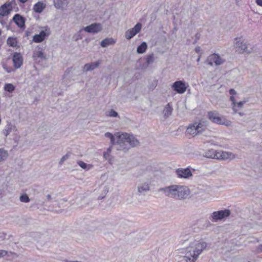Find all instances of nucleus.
I'll return each mask as SVG.
<instances>
[{
    "label": "nucleus",
    "instance_id": "1",
    "mask_svg": "<svg viewBox=\"0 0 262 262\" xmlns=\"http://www.w3.org/2000/svg\"><path fill=\"white\" fill-rule=\"evenodd\" d=\"M112 145H117V150H127L131 147H135L139 145V141L133 135L127 133H118L116 137H113L111 140Z\"/></svg>",
    "mask_w": 262,
    "mask_h": 262
},
{
    "label": "nucleus",
    "instance_id": "2",
    "mask_svg": "<svg viewBox=\"0 0 262 262\" xmlns=\"http://www.w3.org/2000/svg\"><path fill=\"white\" fill-rule=\"evenodd\" d=\"M207 244L204 242L194 241L186 248L184 259L185 262H195L199 256L206 248Z\"/></svg>",
    "mask_w": 262,
    "mask_h": 262
},
{
    "label": "nucleus",
    "instance_id": "3",
    "mask_svg": "<svg viewBox=\"0 0 262 262\" xmlns=\"http://www.w3.org/2000/svg\"><path fill=\"white\" fill-rule=\"evenodd\" d=\"M159 191L163 192L167 196L178 200L186 198L190 193V191L187 187L178 185H172L160 188Z\"/></svg>",
    "mask_w": 262,
    "mask_h": 262
},
{
    "label": "nucleus",
    "instance_id": "4",
    "mask_svg": "<svg viewBox=\"0 0 262 262\" xmlns=\"http://www.w3.org/2000/svg\"><path fill=\"white\" fill-rule=\"evenodd\" d=\"M234 47L235 51L239 53L249 54L253 51L252 46L245 41L242 37L235 38Z\"/></svg>",
    "mask_w": 262,
    "mask_h": 262
},
{
    "label": "nucleus",
    "instance_id": "5",
    "mask_svg": "<svg viewBox=\"0 0 262 262\" xmlns=\"http://www.w3.org/2000/svg\"><path fill=\"white\" fill-rule=\"evenodd\" d=\"M205 129V127L201 123L195 122L190 124L186 129V133L192 136H195L198 134L201 133Z\"/></svg>",
    "mask_w": 262,
    "mask_h": 262
},
{
    "label": "nucleus",
    "instance_id": "6",
    "mask_svg": "<svg viewBox=\"0 0 262 262\" xmlns=\"http://www.w3.org/2000/svg\"><path fill=\"white\" fill-rule=\"evenodd\" d=\"M207 116L208 119L213 123L218 124H226L227 120L216 111L208 112Z\"/></svg>",
    "mask_w": 262,
    "mask_h": 262
},
{
    "label": "nucleus",
    "instance_id": "7",
    "mask_svg": "<svg viewBox=\"0 0 262 262\" xmlns=\"http://www.w3.org/2000/svg\"><path fill=\"white\" fill-rule=\"evenodd\" d=\"M225 59L218 54L213 53L210 55L206 59V63L209 66H220L224 63Z\"/></svg>",
    "mask_w": 262,
    "mask_h": 262
},
{
    "label": "nucleus",
    "instance_id": "8",
    "mask_svg": "<svg viewBox=\"0 0 262 262\" xmlns=\"http://www.w3.org/2000/svg\"><path fill=\"white\" fill-rule=\"evenodd\" d=\"M231 212L229 209L221 210L213 212L211 214V221L215 222L221 221L230 215Z\"/></svg>",
    "mask_w": 262,
    "mask_h": 262
},
{
    "label": "nucleus",
    "instance_id": "9",
    "mask_svg": "<svg viewBox=\"0 0 262 262\" xmlns=\"http://www.w3.org/2000/svg\"><path fill=\"white\" fill-rule=\"evenodd\" d=\"M187 85L183 80H178L173 83L171 85L172 89L178 94L184 93L187 89Z\"/></svg>",
    "mask_w": 262,
    "mask_h": 262
},
{
    "label": "nucleus",
    "instance_id": "10",
    "mask_svg": "<svg viewBox=\"0 0 262 262\" xmlns=\"http://www.w3.org/2000/svg\"><path fill=\"white\" fill-rule=\"evenodd\" d=\"M102 30V26L100 23H94L88 26L79 31L80 33L83 30L88 33H97Z\"/></svg>",
    "mask_w": 262,
    "mask_h": 262
},
{
    "label": "nucleus",
    "instance_id": "11",
    "mask_svg": "<svg viewBox=\"0 0 262 262\" xmlns=\"http://www.w3.org/2000/svg\"><path fill=\"white\" fill-rule=\"evenodd\" d=\"M176 173L179 178L187 179L192 176V173L189 167L178 168L176 170Z\"/></svg>",
    "mask_w": 262,
    "mask_h": 262
},
{
    "label": "nucleus",
    "instance_id": "12",
    "mask_svg": "<svg viewBox=\"0 0 262 262\" xmlns=\"http://www.w3.org/2000/svg\"><path fill=\"white\" fill-rule=\"evenodd\" d=\"M13 3L14 1H11L9 3H6L0 7L1 17H4L10 13L13 9L12 4Z\"/></svg>",
    "mask_w": 262,
    "mask_h": 262
},
{
    "label": "nucleus",
    "instance_id": "13",
    "mask_svg": "<svg viewBox=\"0 0 262 262\" xmlns=\"http://www.w3.org/2000/svg\"><path fill=\"white\" fill-rule=\"evenodd\" d=\"M142 25L137 23L134 28L127 30L125 33V37L127 39H130L139 33L141 29Z\"/></svg>",
    "mask_w": 262,
    "mask_h": 262
},
{
    "label": "nucleus",
    "instance_id": "14",
    "mask_svg": "<svg viewBox=\"0 0 262 262\" xmlns=\"http://www.w3.org/2000/svg\"><path fill=\"white\" fill-rule=\"evenodd\" d=\"M49 35V30L46 29L45 30H42L38 34H35L33 37V40L34 42L36 43H39L42 42L46 37Z\"/></svg>",
    "mask_w": 262,
    "mask_h": 262
},
{
    "label": "nucleus",
    "instance_id": "15",
    "mask_svg": "<svg viewBox=\"0 0 262 262\" xmlns=\"http://www.w3.org/2000/svg\"><path fill=\"white\" fill-rule=\"evenodd\" d=\"M234 155L232 152L227 151H219L217 153L216 159L222 160H227L233 159Z\"/></svg>",
    "mask_w": 262,
    "mask_h": 262
},
{
    "label": "nucleus",
    "instance_id": "16",
    "mask_svg": "<svg viewBox=\"0 0 262 262\" xmlns=\"http://www.w3.org/2000/svg\"><path fill=\"white\" fill-rule=\"evenodd\" d=\"M13 20L19 28H22L25 27V19L20 15L16 14L13 16Z\"/></svg>",
    "mask_w": 262,
    "mask_h": 262
},
{
    "label": "nucleus",
    "instance_id": "17",
    "mask_svg": "<svg viewBox=\"0 0 262 262\" xmlns=\"http://www.w3.org/2000/svg\"><path fill=\"white\" fill-rule=\"evenodd\" d=\"M14 128L15 126H13L10 122L8 123L3 130V135L6 137H7L12 132V130L14 129Z\"/></svg>",
    "mask_w": 262,
    "mask_h": 262
},
{
    "label": "nucleus",
    "instance_id": "18",
    "mask_svg": "<svg viewBox=\"0 0 262 262\" xmlns=\"http://www.w3.org/2000/svg\"><path fill=\"white\" fill-rule=\"evenodd\" d=\"M115 43V40L112 38H106L101 41L100 45L103 48H105Z\"/></svg>",
    "mask_w": 262,
    "mask_h": 262
},
{
    "label": "nucleus",
    "instance_id": "19",
    "mask_svg": "<svg viewBox=\"0 0 262 262\" xmlns=\"http://www.w3.org/2000/svg\"><path fill=\"white\" fill-rule=\"evenodd\" d=\"M13 61L14 66H21L23 64V59L20 54L15 53L13 57Z\"/></svg>",
    "mask_w": 262,
    "mask_h": 262
},
{
    "label": "nucleus",
    "instance_id": "20",
    "mask_svg": "<svg viewBox=\"0 0 262 262\" xmlns=\"http://www.w3.org/2000/svg\"><path fill=\"white\" fill-rule=\"evenodd\" d=\"M173 111V108L172 106L170 104V103H168L165 107L163 113L164 116L165 118L168 117L172 114Z\"/></svg>",
    "mask_w": 262,
    "mask_h": 262
},
{
    "label": "nucleus",
    "instance_id": "21",
    "mask_svg": "<svg viewBox=\"0 0 262 262\" xmlns=\"http://www.w3.org/2000/svg\"><path fill=\"white\" fill-rule=\"evenodd\" d=\"M44 8L45 6L43 3L39 2L34 5L33 10L37 13H40L43 11Z\"/></svg>",
    "mask_w": 262,
    "mask_h": 262
},
{
    "label": "nucleus",
    "instance_id": "22",
    "mask_svg": "<svg viewBox=\"0 0 262 262\" xmlns=\"http://www.w3.org/2000/svg\"><path fill=\"white\" fill-rule=\"evenodd\" d=\"M149 190V185L147 183H144L138 187V191L140 193Z\"/></svg>",
    "mask_w": 262,
    "mask_h": 262
},
{
    "label": "nucleus",
    "instance_id": "23",
    "mask_svg": "<svg viewBox=\"0 0 262 262\" xmlns=\"http://www.w3.org/2000/svg\"><path fill=\"white\" fill-rule=\"evenodd\" d=\"M217 152L214 149H209L205 152L204 156L209 158H216Z\"/></svg>",
    "mask_w": 262,
    "mask_h": 262
},
{
    "label": "nucleus",
    "instance_id": "24",
    "mask_svg": "<svg viewBox=\"0 0 262 262\" xmlns=\"http://www.w3.org/2000/svg\"><path fill=\"white\" fill-rule=\"evenodd\" d=\"M147 48V44L145 42H143L140 46L137 47V52L139 54L144 53Z\"/></svg>",
    "mask_w": 262,
    "mask_h": 262
},
{
    "label": "nucleus",
    "instance_id": "25",
    "mask_svg": "<svg viewBox=\"0 0 262 262\" xmlns=\"http://www.w3.org/2000/svg\"><path fill=\"white\" fill-rule=\"evenodd\" d=\"M33 58L34 60H37L38 59H45V57L42 52L40 51H36L34 52L33 54Z\"/></svg>",
    "mask_w": 262,
    "mask_h": 262
},
{
    "label": "nucleus",
    "instance_id": "26",
    "mask_svg": "<svg viewBox=\"0 0 262 262\" xmlns=\"http://www.w3.org/2000/svg\"><path fill=\"white\" fill-rule=\"evenodd\" d=\"M67 3L66 0H54V5L57 9H60Z\"/></svg>",
    "mask_w": 262,
    "mask_h": 262
},
{
    "label": "nucleus",
    "instance_id": "27",
    "mask_svg": "<svg viewBox=\"0 0 262 262\" xmlns=\"http://www.w3.org/2000/svg\"><path fill=\"white\" fill-rule=\"evenodd\" d=\"M4 89L6 92L12 93L15 90V86L12 83H5Z\"/></svg>",
    "mask_w": 262,
    "mask_h": 262
},
{
    "label": "nucleus",
    "instance_id": "28",
    "mask_svg": "<svg viewBox=\"0 0 262 262\" xmlns=\"http://www.w3.org/2000/svg\"><path fill=\"white\" fill-rule=\"evenodd\" d=\"M7 43L8 45L12 47H15L17 45V41L16 38L9 37L7 39Z\"/></svg>",
    "mask_w": 262,
    "mask_h": 262
},
{
    "label": "nucleus",
    "instance_id": "29",
    "mask_svg": "<svg viewBox=\"0 0 262 262\" xmlns=\"http://www.w3.org/2000/svg\"><path fill=\"white\" fill-rule=\"evenodd\" d=\"M8 157V153L7 151L3 148L0 149V162L4 161Z\"/></svg>",
    "mask_w": 262,
    "mask_h": 262
},
{
    "label": "nucleus",
    "instance_id": "30",
    "mask_svg": "<svg viewBox=\"0 0 262 262\" xmlns=\"http://www.w3.org/2000/svg\"><path fill=\"white\" fill-rule=\"evenodd\" d=\"M19 200L21 202L28 203L30 201V199L27 194H23L20 196Z\"/></svg>",
    "mask_w": 262,
    "mask_h": 262
},
{
    "label": "nucleus",
    "instance_id": "31",
    "mask_svg": "<svg viewBox=\"0 0 262 262\" xmlns=\"http://www.w3.org/2000/svg\"><path fill=\"white\" fill-rule=\"evenodd\" d=\"M146 62L147 64H149L152 63L154 61V54H151L148 55L146 57Z\"/></svg>",
    "mask_w": 262,
    "mask_h": 262
},
{
    "label": "nucleus",
    "instance_id": "32",
    "mask_svg": "<svg viewBox=\"0 0 262 262\" xmlns=\"http://www.w3.org/2000/svg\"><path fill=\"white\" fill-rule=\"evenodd\" d=\"M4 69L8 72L10 73L14 71L17 69H19L20 67H3Z\"/></svg>",
    "mask_w": 262,
    "mask_h": 262
},
{
    "label": "nucleus",
    "instance_id": "33",
    "mask_svg": "<svg viewBox=\"0 0 262 262\" xmlns=\"http://www.w3.org/2000/svg\"><path fill=\"white\" fill-rule=\"evenodd\" d=\"M230 101L232 102V105L233 106V110L235 112H237V110L236 109V101L235 100V98L233 96H231L230 98Z\"/></svg>",
    "mask_w": 262,
    "mask_h": 262
},
{
    "label": "nucleus",
    "instance_id": "34",
    "mask_svg": "<svg viewBox=\"0 0 262 262\" xmlns=\"http://www.w3.org/2000/svg\"><path fill=\"white\" fill-rule=\"evenodd\" d=\"M77 164L80 167H81L83 169H86L88 166V165L86 163L81 161H78Z\"/></svg>",
    "mask_w": 262,
    "mask_h": 262
},
{
    "label": "nucleus",
    "instance_id": "35",
    "mask_svg": "<svg viewBox=\"0 0 262 262\" xmlns=\"http://www.w3.org/2000/svg\"><path fill=\"white\" fill-rule=\"evenodd\" d=\"M109 116L112 117H117L118 116V113L115 111L114 110H111V111L109 112L108 115Z\"/></svg>",
    "mask_w": 262,
    "mask_h": 262
},
{
    "label": "nucleus",
    "instance_id": "36",
    "mask_svg": "<svg viewBox=\"0 0 262 262\" xmlns=\"http://www.w3.org/2000/svg\"><path fill=\"white\" fill-rule=\"evenodd\" d=\"M70 155L69 154H66L60 159L59 164L62 165L63 163L69 158Z\"/></svg>",
    "mask_w": 262,
    "mask_h": 262
},
{
    "label": "nucleus",
    "instance_id": "37",
    "mask_svg": "<svg viewBox=\"0 0 262 262\" xmlns=\"http://www.w3.org/2000/svg\"><path fill=\"white\" fill-rule=\"evenodd\" d=\"M195 51L196 52V53L200 54L197 59V61H199L200 60V57H201V56L202 54V49H201V47H199V46L196 47L195 48Z\"/></svg>",
    "mask_w": 262,
    "mask_h": 262
},
{
    "label": "nucleus",
    "instance_id": "38",
    "mask_svg": "<svg viewBox=\"0 0 262 262\" xmlns=\"http://www.w3.org/2000/svg\"><path fill=\"white\" fill-rule=\"evenodd\" d=\"M246 102V101H239L237 103L236 102V107H237L238 108H241L243 107L244 104H245Z\"/></svg>",
    "mask_w": 262,
    "mask_h": 262
},
{
    "label": "nucleus",
    "instance_id": "39",
    "mask_svg": "<svg viewBox=\"0 0 262 262\" xmlns=\"http://www.w3.org/2000/svg\"><path fill=\"white\" fill-rule=\"evenodd\" d=\"M73 67H71L70 68H68L67 71L65 72V73L63 75V79H66L67 76H68L69 73L71 71V70L72 69Z\"/></svg>",
    "mask_w": 262,
    "mask_h": 262
},
{
    "label": "nucleus",
    "instance_id": "40",
    "mask_svg": "<svg viewBox=\"0 0 262 262\" xmlns=\"http://www.w3.org/2000/svg\"><path fill=\"white\" fill-rule=\"evenodd\" d=\"M96 67H83L84 71H89L93 70Z\"/></svg>",
    "mask_w": 262,
    "mask_h": 262
},
{
    "label": "nucleus",
    "instance_id": "41",
    "mask_svg": "<svg viewBox=\"0 0 262 262\" xmlns=\"http://www.w3.org/2000/svg\"><path fill=\"white\" fill-rule=\"evenodd\" d=\"M104 136L106 138H108L110 139V140H112L113 137H114L112 134L109 132H107L104 134Z\"/></svg>",
    "mask_w": 262,
    "mask_h": 262
},
{
    "label": "nucleus",
    "instance_id": "42",
    "mask_svg": "<svg viewBox=\"0 0 262 262\" xmlns=\"http://www.w3.org/2000/svg\"><path fill=\"white\" fill-rule=\"evenodd\" d=\"M229 93L231 96H233L234 95L236 94V92L233 89H230L229 91Z\"/></svg>",
    "mask_w": 262,
    "mask_h": 262
},
{
    "label": "nucleus",
    "instance_id": "43",
    "mask_svg": "<svg viewBox=\"0 0 262 262\" xmlns=\"http://www.w3.org/2000/svg\"><path fill=\"white\" fill-rule=\"evenodd\" d=\"M7 252L5 250H0V257L7 255Z\"/></svg>",
    "mask_w": 262,
    "mask_h": 262
},
{
    "label": "nucleus",
    "instance_id": "44",
    "mask_svg": "<svg viewBox=\"0 0 262 262\" xmlns=\"http://www.w3.org/2000/svg\"><path fill=\"white\" fill-rule=\"evenodd\" d=\"M110 156V153L108 152H104L103 153V157L105 159H107Z\"/></svg>",
    "mask_w": 262,
    "mask_h": 262
},
{
    "label": "nucleus",
    "instance_id": "45",
    "mask_svg": "<svg viewBox=\"0 0 262 262\" xmlns=\"http://www.w3.org/2000/svg\"><path fill=\"white\" fill-rule=\"evenodd\" d=\"M255 2L257 5L262 7V0H255Z\"/></svg>",
    "mask_w": 262,
    "mask_h": 262
},
{
    "label": "nucleus",
    "instance_id": "46",
    "mask_svg": "<svg viewBox=\"0 0 262 262\" xmlns=\"http://www.w3.org/2000/svg\"><path fill=\"white\" fill-rule=\"evenodd\" d=\"M52 199L51 195L50 194H48L46 196V201H50Z\"/></svg>",
    "mask_w": 262,
    "mask_h": 262
},
{
    "label": "nucleus",
    "instance_id": "47",
    "mask_svg": "<svg viewBox=\"0 0 262 262\" xmlns=\"http://www.w3.org/2000/svg\"><path fill=\"white\" fill-rule=\"evenodd\" d=\"M0 23L3 25H4L6 24L5 21L3 19V17H0Z\"/></svg>",
    "mask_w": 262,
    "mask_h": 262
},
{
    "label": "nucleus",
    "instance_id": "48",
    "mask_svg": "<svg viewBox=\"0 0 262 262\" xmlns=\"http://www.w3.org/2000/svg\"><path fill=\"white\" fill-rule=\"evenodd\" d=\"M75 37H76V38H75L76 40H78L79 39H81L82 38V37L80 36V34H78V35H75Z\"/></svg>",
    "mask_w": 262,
    "mask_h": 262
},
{
    "label": "nucleus",
    "instance_id": "49",
    "mask_svg": "<svg viewBox=\"0 0 262 262\" xmlns=\"http://www.w3.org/2000/svg\"><path fill=\"white\" fill-rule=\"evenodd\" d=\"M259 251L262 252V245H259L258 249Z\"/></svg>",
    "mask_w": 262,
    "mask_h": 262
},
{
    "label": "nucleus",
    "instance_id": "50",
    "mask_svg": "<svg viewBox=\"0 0 262 262\" xmlns=\"http://www.w3.org/2000/svg\"><path fill=\"white\" fill-rule=\"evenodd\" d=\"M111 151V147H110L107 148V151L106 152H108V153H110Z\"/></svg>",
    "mask_w": 262,
    "mask_h": 262
},
{
    "label": "nucleus",
    "instance_id": "51",
    "mask_svg": "<svg viewBox=\"0 0 262 262\" xmlns=\"http://www.w3.org/2000/svg\"><path fill=\"white\" fill-rule=\"evenodd\" d=\"M22 3H25L28 0H19Z\"/></svg>",
    "mask_w": 262,
    "mask_h": 262
},
{
    "label": "nucleus",
    "instance_id": "52",
    "mask_svg": "<svg viewBox=\"0 0 262 262\" xmlns=\"http://www.w3.org/2000/svg\"><path fill=\"white\" fill-rule=\"evenodd\" d=\"M99 62H96V63H95V64H94V66H99Z\"/></svg>",
    "mask_w": 262,
    "mask_h": 262
},
{
    "label": "nucleus",
    "instance_id": "53",
    "mask_svg": "<svg viewBox=\"0 0 262 262\" xmlns=\"http://www.w3.org/2000/svg\"><path fill=\"white\" fill-rule=\"evenodd\" d=\"M84 66H92V65L90 64H88V63H86Z\"/></svg>",
    "mask_w": 262,
    "mask_h": 262
},
{
    "label": "nucleus",
    "instance_id": "54",
    "mask_svg": "<svg viewBox=\"0 0 262 262\" xmlns=\"http://www.w3.org/2000/svg\"><path fill=\"white\" fill-rule=\"evenodd\" d=\"M146 67L142 66V68H145ZM142 69H143V68H142Z\"/></svg>",
    "mask_w": 262,
    "mask_h": 262
},
{
    "label": "nucleus",
    "instance_id": "55",
    "mask_svg": "<svg viewBox=\"0 0 262 262\" xmlns=\"http://www.w3.org/2000/svg\"><path fill=\"white\" fill-rule=\"evenodd\" d=\"M239 115H240L241 116H242V113H239Z\"/></svg>",
    "mask_w": 262,
    "mask_h": 262
}]
</instances>
